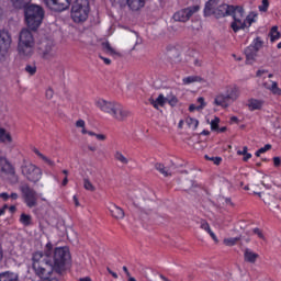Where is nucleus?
Masks as SVG:
<instances>
[{
  "instance_id": "48",
  "label": "nucleus",
  "mask_w": 281,
  "mask_h": 281,
  "mask_svg": "<svg viewBox=\"0 0 281 281\" xmlns=\"http://www.w3.org/2000/svg\"><path fill=\"white\" fill-rule=\"evenodd\" d=\"M260 12H267L269 10V0H262V5L259 7Z\"/></svg>"
},
{
  "instance_id": "19",
  "label": "nucleus",
  "mask_w": 281,
  "mask_h": 281,
  "mask_svg": "<svg viewBox=\"0 0 281 281\" xmlns=\"http://www.w3.org/2000/svg\"><path fill=\"white\" fill-rule=\"evenodd\" d=\"M0 172H3L4 175L14 176L16 171L14 170V167L12 166V164H10L8 158L1 157L0 158Z\"/></svg>"
},
{
  "instance_id": "42",
  "label": "nucleus",
  "mask_w": 281,
  "mask_h": 281,
  "mask_svg": "<svg viewBox=\"0 0 281 281\" xmlns=\"http://www.w3.org/2000/svg\"><path fill=\"white\" fill-rule=\"evenodd\" d=\"M247 146L243 147V150H237V155H243V161H247L248 159H251V154H249Z\"/></svg>"
},
{
  "instance_id": "60",
  "label": "nucleus",
  "mask_w": 281,
  "mask_h": 281,
  "mask_svg": "<svg viewBox=\"0 0 281 281\" xmlns=\"http://www.w3.org/2000/svg\"><path fill=\"white\" fill-rule=\"evenodd\" d=\"M10 199H12L13 201H16V199H19V194L18 193H11L9 195Z\"/></svg>"
},
{
  "instance_id": "5",
  "label": "nucleus",
  "mask_w": 281,
  "mask_h": 281,
  "mask_svg": "<svg viewBox=\"0 0 281 281\" xmlns=\"http://www.w3.org/2000/svg\"><path fill=\"white\" fill-rule=\"evenodd\" d=\"M234 5L218 4V0H209L204 8V15L215 16V19H223V16L232 15Z\"/></svg>"
},
{
  "instance_id": "28",
  "label": "nucleus",
  "mask_w": 281,
  "mask_h": 281,
  "mask_svg": "<svg viewBox=\"0 0 281 281\" xmlns=\"http://www.w3.org/2000/svg\"><path fill=\"white\" fill-rule=\"evenodd\" d=\"M127 5L131 10H142L146 5V0H127Z\"/></svg>"
},
{
  "instance_id": "7",
  "label": "nucleus",
  "mask_w": 281,
  "mask_h": 281,
  "mask_svg": "<svg viewBox=\"0 0 281 281\" xmlns=\"http://www.w3.org/2000/svg\"><path fill=\"white\" fill-rule=\"evenodd\" d=\"M22 175L27 181L38 183V181L43 179V169L32 162H27L22 166Z\"/></svg>"
},
{
  "instance_id": "3",
  "label": "nucleus",
  "mask_w": 281,
  "mask_h": 281,
  "mask_svg": "<svg viewBox=\"0 0 281 281\" xmlns=\"http://www.w3.org/2000/svg\"><path fill=\"white\" fill-rule=\"evenodd\" d=\"M36 42L29 29H22L19 35L18 53L22 58H30L34 54Z\"/></svg>"
},
{
  "instance_id": "61",
  "label": "nucleus",
  "mask_w": 281,
  "mask_h": 281,
  "mask_svg": "<svg viewBox=\"0 0 281 281\" xmlns=\"http://www.w3.org/2000/svg\"><path fill=\"white\" fill-rule=\"evenodd\" d=\"M225 131H227V127L223 126V127H218L216 133H225Z\"/></svg>"
},
{
  "instance_id": "50",
  "label": "nucleus",
  "mask_w": 281,
  "mask_h": 281,
  "mask_svg": "<svg viewBox=\"0 0 281 281\" xmlns=\"http://www.w3.org/2000/svg\"><path fill=\"white\" fill-rule=\"evenodd\" d=\"M254 234H257L258 238H261V240H265V234H262V231H260V228H254Z\"/></svg>"
},
{
  "instance_id": "13",
  "label": "nucleus",
  "mask_w": 281,
  "mask_h": 281,
  "mask_svg": "<svg viewBox=\"0 0 281 281\" xmlns=\"http://www.w3.org/2000/svg\"><path fill=\"white\" fill-rule=\"evenodd\" d=\"M260 47H262V42L260 38H256L255 45L246 48L245 54L247 63L256 60V56H258V49H260Z\"/></svg>"
},
{
  "instance_id": "14",
  "label": "nucleus",
  "mask_w": 281,
  "mask_h": 281,
  "mask_svg": "<svg viewBox=\"0 0 281 281\" xmlns=\"http://www.w3.org/2000/svg\"><path fill=\"white\" fill-rule=\"evenodd\" d=\"M116 103L115 101H106L104 99H97L94 102L97 109H100L102 113H108V115H111Z\"/></svg>"
},
{
  "instance_id": "55",
  "label": "nucleus",
  "mask_w": 281,
  "mask_h": 281,
  "mask_svg": "<svg viewBox=\"0 0 281 281\" xmlns=\"http://www.w3.org/2000/svg\"><path fill=\"white\" fill-rule=\"evenodd\" d=\"M0 199H2V201H8V199H10V194L2 192L0 193Z\"/></svg>"
},
{
  "instance_id": "43",
  "label": "nucleus",
  "mask_w": 281,
  "mask_h": 281,
  "mask_svg": "<svg viewBox=\"0 0 281 281\" xmlns=\"http://www.w3.org/2000/svg\"><path fill=\"white\" fill-rule=\"evenodd\" d=\"M218 124H221V119L218 116H215L214 120L211 121V131H218Z\"/></svg>"
},
{
  "instance_id": "29",
  "label": "nucleus",
  "mask_w": 281,
  "mask_h": 281,
  "mask_svg": "<svg viewBox=\"0 0 281 281\" xmlns=\"http://www.w3.org/2000/svg\"><path fill=\"white\" fill-rule=\"evenodd\" d=\"M42 54L44 58H49L50 56H56V49L54 48V44L47 43L45 47L42 49Z\"/></svg>"
},
{
  "instance_id": "22",
  "label": "nucleus",
  "mask_w": 281,
  "mask_h": 281,
  "mask_svg": "<svg viewBox=\"0 0 281 281\" xmlns=\"http://www.w3.org/2000/svg\"><path fill=\"white\" fill-rule=\"evenodd\" d=\"M213 104L215 106H221L222 109H227L231 104V101L223 93L215 95Z\"/></svg>"
},
{
  "instance_id": "15",
  "label": "nucleus",
  "mask_w": 281,
  "mask_h": 281,
  "mask_svg": "<svg viewBox=\"0 0 281 281\" xmlns=\"http://www.w3.org/2000/svg\"><path fill=\"white\" fill-rule=\"evenodd\" d=\"M262 87L267 89V91H270L272 95H277L280 98L281 95V88L278 86L277 81H273L271 79H267L262 82Z\"/></svg>"
},
{
  "instance_id": "34",
  "label": "nucleus",
  "mask_w": 281,
  "mask_h": 281,
  "mask_svg": "<svg viewBox=\"0 0 281 281\" xmlns=\"http://www.w3.org/2000/svg\"><path fill=\"white\" fill-rule=\"evenodd\" d=\"M156 170H158V172H160V175H162L164 177H171L172 172L170 171V169H168V167L161 165V164H156L155 165Z\"/></svg>"
},
{
  "instance_id": "36",
  "label": "nucleus",
  "mask_w": 281,
  "mask_h": 281,
  "mask_svg": "<svg viewBox=\"0 0 281 281\" xmlns=\"http://www.w3.org/2000/svg\"><path fill=\"white\" fill-rule=\"evenodd\" d=\"M271 43H276V41H280L281 34L278 31V26H272L269 33Z\"/></svg>"
},
{
  "instance_id": "35",
  "label": "nucleus",
  "mask_w": 281,
  "mask_h": 281,
  "mask_svg": "<svg viewBox=\"0 0 281 281\" xmlns=\"http://www.w3.org/2000/svg\"><path fill=\"white\" fill-rule=\"evenodd\" d=\"M75 126L81 130L82 135H89L91 133V131H87V123L82 119L76 121Z\"/></svg>"
},
{
  "instance_id": "62",
  "label": "nucleus",
  "mask_w": 281,
  "mask_h": 281,
  "mask_svg": "<svg viewBox=\"0 0 281 281\" xmlns=\"http://www.w3.org/2000/svg\"><path fill=\"white\" fill-rule=\"evenodd\" d=\"M9 212H10L11 214H14V212H16V206L11 205V206L9 207Z\"/></svg>"
},
{
  "instance_id": "23",
  "label": "nucleus",
  "mask_w": 281,
  "mask_h": 281,
  "mask_svg": "<svg viewBox=\"0 0 281 281\" xmlns=\"http://www.w3.org/2000/svg\"><path fill=\"white\" fill-rule=\"evenodd\" d=\"M262 106H265V100L252 98L247 101V108L250 111H260V109H262Z\"/></svg>"
},
{
  "instance_id": "27",
  "label": "nucleus",
  "mask_w": 281,
  "mask_h": 281,
  "mask_svg": "<svg viewBox=\"0 0 281 281\" xmlns=\"http://www.w3.org/2000/svg\"><path fill=\"white\" fill-rule=\"evenodd\" d=\"M101 47L103 52H105V54H109L110 56H122L120 52L111 46V43H109V41L102 42Z\"/></svg>"
},
{
  "instance_id": "52",
  "label": "nucleus",
  "mask_w": 281,
  "mask_h": 281,
  "mask_svg": "<svg viewBox=\"0 0 281 281\" xmlns=\"http://www.w3.org/2000/svg\"><path fill=\"white\" fill-rule=\"evenodd\" d=\"M268 150H271V145H270V144H267V145H265L263 147H261V148L259 149V153L265 154V153H267Z\"/></svg>"
},
{
  "instance_id": "63",
  "label": "nucleus",
  "mask_w": 281,
  "mask_h": 281,
  "mask_svg": "<svg viewBox=\"0 0 281 281\" xmlns=\"http://www.w3.org/2000/svg\"><path fill=\"white\" fill-rule=\"evenodd\" d=\"M69 183V179L67 178V176L64 178L61 186H67Z\"/></svg>"
},
{
  "instance_id": "30",
  "label": "nucleus",
  "mask_w": 281,
  "mask_h": 281,
  "mask_svg": "<svg viewBox=\"0 0 281 281\" xmlns=\"http://www.w3.org/2000/svg\"><path fill=\"white\" fill-rule=\"evenodd\" d=\"M32 151L40 158L42 159V161H44L45 164H47L48 166H56V162H54V160L49 159L47 156H45L43 153H41V150H38V148L34 147L32 149Z\"/></svg>"
},
{
  "instance_id": "53",
  "label": "nucleus",
  "mask_w": 281,
  "mask_h": 281,
  "mask_svg": "<svg viewBox=\"0 0 281 281\" xmlns=\"http://www.w3.org/2000/svg\"><path fill=\"white\" fill-rule=\"evenodd\" d=\"M273 164H274L276 168L280 167V166H281V159H280V157H274V158H273Z\"/></svg>"
},
{
  "instance_id": "47",
  "label": "nucleus",
  "mask_w": 281,
  "mask_h": 281,
  "mask_svg": "<svg viewBox=\"0 0 281 281\" xmlns=\"http://www.w3.org/2000/svg\"><path fill=\"white\" fill-rule=\"evenodd\" d=\"M205 159H207L209 161H213L215 164V166H218L221 164V161H223V158L221 157H212L210 158V156H205Z\"/></svg>"
},
{
  "instance_id": "31",
  "label": "nucleus",
  "mask_w": 281,
  "mask_h": 281,
  "mask_svg": "<svg viewBox=\"0 0 281 281\" xmlns=\"http://www.w3.org/2000/svg\"><path fill=\"white\" fill-rule=\"evenodd\" d=\"M201 229H204V232H207V234L211 236L214 243H218V237H216V234L212 232V228L210 227V224L207 222L205 221L201 222Z\"/></svg>"
},
{
  "instance_id": "12",
  "label": "nucleus",
  "mask_w": 281,
  "mask_h": 281,
  "mask_svg": "<svg viewBox=\"0 0 281 281\" xmlns=\"http://www.w3.org/2000/svg\"><path fill=\"white\" fill-rule=\"evenodd\" d=\"M110 115L111 117H113V120H116L117 122H124V120H126L128 115H131V112H128V110H126V108H124L122 104L116 102Z\"/></svg>"
},
{
  "instance_id": "45",
  "label": "nucleus",
  "mask_w": 281,
  "mask_h": 281,
  "mask_svg": "<svg viewBox=\"0 0 281 281\" xmlns=\"http://www.w3.org/2000/svg\"><path fill=\"white\" fill-rule=\"evenodd\" d=\"M25 71L30 74V76H34V74H36V65H26Z\"/></svg>"
},
{
  "instance_id": "10",
  "label": "nucleus",
  "mask_w": 281,
  "mask_h": 281,
  "mask_svg": "<svg viewBox=\"0 0 281 281\" xmlns=\"http://www.w3.org/2000/svg\"><path fill=\"white\" fill-rule=\"evenodd\" d=\"M201 8L199 5L190 7L187 9H182L173 14L175 21H180L181 23H186V21H190L192 14L199 12Z\"/></svg>"
},
{
  "instance_id": "6",
  "label": "nucleus",
  "mask_w": 281,
  "mask_h": 281,
  "mask_svg": "<svg viewBox=\"0 0 281 281\" xmlns=\"http://www.w3.org/2000/svg\"><path fill=\"white\" fill-rule=\"evenodd\" d=\"M71 19L75 23H85L89 19V0H76L71 8Z\"/></svg>"
},
{
  "instance_id": "57",
  "label": "nucleus",
  "mask_w": 281,
  "mask_h": 281,
  "mask_svg": "<svg viewBox=\"0 0 281 281\" xmlns=\"http://www.w3.org/2000/svg\"><path fill=\"white\" fill-rule=\"evenodd\" d=\"M99 58H101V60H103V63H104L105 65H111V59H110V58L102 57V55H100Z\"/></svg>"
},
{
  "instance_id": "18",
  "label": "nucleus",
  "mask_w": 281,
  "mask_h": 281,
  "mask_svg": "<svg viewBox=\"0 0 281 281\" xmlns=\"http://www.w3.org/2000/svg\"><path fill=\"white\" fill-rule=\"evenodd\" d=\"M0 172H3L4 175L14 176L16 171L14 170V167L12 166V164H10L8 158L1 157L0 158Z\"/></svg>"
},
{
  "instance_id": "1",
  "label": "nucleus",
  "mask_w": 281,
  "mask_h": 281,
  "mask_svg": "<svg viewBox=\"0 0 281 281\" xmlns=\"http://www.w3.org/2000/svg\"><path fill=\"white\" fill-rule=\"evenodd\" d=\"M70 259L71 255L69 254V248L57 247L54 249L52 241H48L45 245L44 252L36 251L33 254L34 273L40 280H50L54 271H56V273L65 271V265H67Z\"/></svg>"
},
{
  "instance_id": "38",
  "label": "nucleus",
  "mask_w": 281,
  "mask_h": 281,
  "mask_svg": "<svg viewBox=\"0 0 281 281\" xmlns=\"http://www.w3.org/2000/svg\"><path fill=\"white\" fill-rule=\"evenodd\" d=\"M20 223L24 225V227H30V225H32V215L22 213L20 216Z\"/></svg>"
},
{
  "instance_id": "4",
  "label": "nucleus",
  "mask_w": 281,
  "mask_h": 281,
  "mask_svg": "<svg viewBox=\"0 0 281 281\" xmlns=\"http://www.w3.org/2000/svg\"><path fill=\"white\" fill-rule=\"evenodd\" d=\"M25 23L30 30H38L43 19L45 16V11L43 8L36 4H30L24 9Z\"/></svg>"
},
{
  "instance_id": "11",
  "label": "nucleus",
  "mask_w": 281,
  "mask_h": 281,
  "mask_svg": "<svg viewBox=\"0 0 281 281\" xmlns=\"http://www.w3.org/2000/svg\"><path fill=\"white\" fill-rule=\"evenodd\" d=\"M44 3L54 12H65L71 5V0H44Z\"/></svg>"
},
{
  "instance_id": "51",
  "label": "nucleus",
  "mask_w": 281,
  "mask_h": 281,
  "mask_svg": "<svg viewBox=\"0 0 281 281\" xmlns=\"http://www.w3.org/2000/svg\"><path fill=\"white\" fill-rule=\"evenodd\" d=\"M46 98L47 100H52V98H54V90L52 88L46 90Z\"/></svg>"
},
{
  "instance_id": "16",
  "label": "nucleus",
  "mask_w": 281,
  "mask_h": 281,
  "mask_svg": "<svg viewBox=\"0 0 281 281\" xmlns=\"http://www.w3.org/2000/svg\"><path fill=\"white\" fill-rule=\"evenodd\" d=\"M108 210L112 216L116 221H122L125 216L124 209L117 206L115 203H110Z\"/></svg>"
},
{
  "instance_id": "32",
  "label": "nucleus",
  "mask_w": 281,
  "mask_h": 281,
  "mask_svg": "<svg viewBox=\"0 0 281 281\" xmlns=\"http://www.w3.org/2000/svg\"><path fill=\"white\" fill-rule=\"evenodd\" d=\"M198 102L200 103V105L191 104L189 106V111H191V112L203 111V109H205L206 103H205V99L203 97L198 98Z\"/></svg>"
},
{
  "instance_id": "64",
  "label": "nucleus",
  "mask_w": 281,
  "mask_h": 281,
  "mask_svg": "<svg viewBox=\"0 0 281 281\" xmlns=\"http://www.w3.org/2000/svg\"><path fill=\"white\" fill-rule=\"evenodd\" d=\"M79 281H91V278L85 277V278L79 279Z\"/></svg>"
},
{
  "instance_id": "26",
  "label": "nucleus",
  "mask_w": 281,
  "mask_h": 281,
  "mask_svg": "<svg viewBox=\"0 0 281 281\" xmlns=\"http://www.w3.org/2000/svg\"><path fill=\"white\" fill-rule=\"evenodd\" d=\"M0 281H21L19 273L12 271L0 272Z\"/></svg>"
},
{
  "instance_id": "41",
  "label": "nucleus",
  "mask_w": 281,
  "mask_h": 281,
  "mask_svg": "<svg viewBox=\"0 0 281 281\" xmlns=\"http://www.w3.org/2000/svg\"><path fill=\"white\" fill-rule=\"evenodd\" d=\"M186 123L188 124L189 128H192L193 131L199 127V120L196 119L187 117Z\"/></svg>"
},
{
  "instance_id": "25",
  "label": "nucleus",
  "mask_w": 281,
  "mask_h": 281,
  "mask_svg": "<svg viewBox=\"0 0 281 281\" xmlns=\"http://www.w3.org/2000/svg\"><path fill=\"white\" fill-rule=\"evenodd\" d=\"M166 102H168V99L164 94H159L157 99H154L153 97L149 98V104H151L154 109H159V106H165Z\"/></svg>"
},
{
  "instance_id": "49",
  "label": "nucleus",
  "mask_w": 281,
  "mask_h": 281,
  "mask_svg": "<svg viewBox=\"0 0 281 281\" xmlns=\"http://www.w3.org/2000/svg\"><path fill=\"white\" fill-rule=\"evenodd\" d=\"M168 104H170V106H176V104L179 102V100L177 99V97H171L169 99H167Z\"/></svg>"
},
{
  "instance_id": "37",
  "label": "nucleus",
  "mask_w": 281,
  "mask_h": 281,
  "mask_svg": "<svg viewBox=\"0 0 281 281\" xmlns=\"http://www.w3.org/2000/svg\"><path fill=\"white\" fill-rule=\"evenodd\" d=\"M114 159L116 161H120V164H123L124 166L128 165V158H126V156H124V154H122V151L116 150L114 153Z\"/></svg>"
},
{
  "instance_id": "56",
  "label": "nucleus",
  "mask_w": 281,
  "mask_h": 281,
  "mask_svg": "<svg viewBox=\"0 0 281 281\" xmlns=\"http://www.w3.org/2000/svg\"><path fill=\"white\" fill-rule=\"evenodd\" d=\"M72 201H74L76 207H80V201L78 200V195H74Z\"/></svg>"
},
{
  "instance_id": "59",
  "label": "nucleus",
  "mask_w": 281,
  "mask_h": 281,
  "mask_svg": "<svg viewBox=\"0 0 281 281\" xmlns=\"http://www.w3.org/2000/svg\"><path fill=\"white\" fill-rule=\"evenodd\" d=\"M265 74H267V70H258L257 78H261V76H265Z\"/></svg>"
},
{
  "instance_id": "54",
  "label": "nucleus",
  "mask_w": 281,
  "mask_h": 281,
  "mask_svg": "<svg viewBox=\"0 0 281 281\" xmlns=\"http://www.w3.org/2000/svg\"><path fill=\"white\" fill-rule=\"evenodd\" d=\"M108 272L110 273V276H112V278H114V280H117V273L114 272L113 270H111V268H106Z\"/></svg>"
},
{
  "instance_id": "24",
  "label": "nucleus",
  "mask_w": 281,
  "mask_h": 281,
  "mask_svg": "<svg viewBox=\"0 0 281 281\" xmlns=\"http://www.w3.org/2000/svg\"><path fill=\"white\" fill-rule=\"evenodd\" d=\"M258 258H260V255H258L257 252H254L251 249L246 248L244 250L245 262H250V265H256V260H258Z\"/></svg>"
},
{
  "instance_id": "39",
  "label": "nucleus",
  "mask_w": 281,
  "mask_h": 281,
  "mask_svg": "<svg viewBox=\"0 0 281 281\" xmlns=\"http://www.w3.org/2000/svg\"><path fill=\"white\" fill-rule=\"evenodd\" d=\"M83 188L88 192H95V186L89 180V178L83 179Z\"/></svg>"
},
{
  "instance_id": "20",
  "label": "nucleus",
  "mask_w": 281,
  "mask_h": 281,
  "mask_svg": "<svg viewBox=\"0 0 281 281\" xmlns=\"http://www.w3.org/2000/svg\"><path fill=\"white\" fill-rule=\"evenodd\" d=\"M0 172H3L4 175L14 176L16 171L14 170V167L12 166V164H10L8 158L1 157L0 158Z\"/></svg>"
},
{
  "instance_id": "33",
  "label": "nucleus",
  "mask_w": 281,
  "mask_h": 281,
  "mask_svg": "<svg viewBox=\"0 0 281 281\" xmlns=\"http://www.w3.org/2000/svg\"><path fill=\"white\" fill-rule=\"evenodd\" d=\"M194 82H203V78L200 76H189L182 79V85H192Z\"/></svg>"
},
{
  "instance_id": "40",
  "label": "nucleus",
  "mask_w": 281,
  "mask_h": 281,
  "mask_svg": "<svg viewBox=\"0 0 281 281\" xmlns=\"http://www.w3.org/2000/svg\"><path fill=\"white\" fill-rule=\"evenodd\" d=\"M238 240H240V237H229L225 238L223 243L226 247H234V245H236Z\"/></svg>"
},
{
  "instance_id": "9",
  "label": "nucleus",
  "mask_w": 281,
  "mask_h": 281,
  "mask_svg": "<svg viewBox=\"0 0 281 281\" xmlns=\"http://www.w3.org/2000/svg\"><path fill=\"white\" fill-rule=\"evenodd\" d=\"M21 192L27 207H36V205H38V194L34 189L25 186L21 188Z\"/></svg>"
},
{
  "instance_id": "44",
  "label": "nucleus",
  "mask_w": 281,
  "mask_h": 281,
  "mask_svg": "<svg viewBox=\"0 0 281 281\" xmlns=\"http://www.w3.org/2000/svg\"><path fill=\"white\" fill-rule=\"evenodd\" d=\"M88 135H90V137H95V139H98L99 142H105V139H106V135H104V134H97L94 132H88Z\"/></svg>"
},
{
  "instance_id": "2",
  "label": "nucleus",
  "mask_w": 281,
  "mask_h": 281,
  "mask_svg": "<svg viewBox=\"0 0 281 281\" xmlns=\"http://www.w3.org/2000/svg\"><path fill=\"white\" fill-rule=\"evenodd\" d=\"M231 14L234 19L231 27L235 33L240 32V30H245L246 27H251V24L256 23V19H258V14L254 12L245 15V9H243V7H233Z\"/></svg>"
},
{
  "instance_id": "58",
  "label": "nucleus",
  "mask_w": 281,
  "mask_h": 281,
  "mask_svg": "<svg viewBox=\"0 0 281 281\" xmlns=\"http://www.w3.org/2000/svg\"><path fill=\"white\" fill-rule=\"evenodd\" d=\"M5 210H8V204H4V205L0 209V216H3V214H5Z\"/></svg>"
},
{
  "instance_id": "21",
  "label": "nucleus",
  "mask_w": 281,
  "mask_h": 281,
  "mask_svg": "<svg viewBox=\"0 0 281 281\" xmlns=\"http://www.w3.org/2000/svg\"><path fill=\"white\" fill-rule=\"evenodd\" d=\"M0 144H3L4 146H12V144H14L12 133L3 127H0Z\"/></svg>"
},
{
  "instance_id": "8",
  "label": "nucleus",
  "mask_w": 281,
  "mask_h": 281,
  "mask_svg": "<svg viewBox=\"0 0 281 281\" xmlns=\"http://www.w3.org/2000/svg\"><path fill=\"white\" fill-rule=\"evenodd\" d=\"M12 45V35L5 30L0 31V60H3L10 52Z\"/></svg>"
},
{
  "instance_id": "46",
  "label": "nucleus",
  "mask_w": 281,
  "mask_h": 281,
  "mask_svg": "<svg viewBox=\"0 0 281 281\" xmlns=\"http://www.w3.org/2000/svg\"><path fill=\"white\" fill-rule=\"evenodd\" d=\"M13 3L16 8H23V5L30 3V0H13Z\"/></svg>"
},
{
  "instance_id": "17",
  "label": "nucleus",
  "mask_w": 281,
  "mask_h": 281,
  "mask_svg": "<svg viewBox=\"0 0 281 281\" xmlns=\"http://www.w3.org/2000/svg\"><path fill=\"white\" fill-rule=\"evenodd\" d=\"M224 95L228 99L229 102H236L240 97V90L234 85L227 86Z\"/></svg>"
}]
</instances>
